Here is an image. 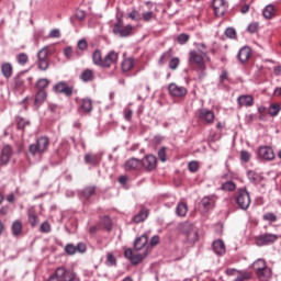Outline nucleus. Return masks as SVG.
I'll return each instance as SVG.
<instances>
[{
    "instance_id": "nucleus-35",
    "label": "nucleus",
    "mask_w": 281,
    "mask_h": 281,
    "mask_svg": "<svg viewBox=\"0 0 281 281\" xmlns=\"http://www.w3.org/2000/svg\"><path fill=\"white\" fill-rule=\"evenodd\" d=\"M265 19H273L276 16V7L273 4H268L262 11Z\"/></svg>"
},
{
    "instance_id": "nucleus-2",
    "label": "nucleus",
    "mask_w": 281,
    "mask_h": 281,
    "mask_svg": "<svg viewBox=\"0 0 281 281\" xmlns=\"http://www.w3.org/2000/svg\"><path fill=\"white\" fill-rule=\"evenodd\" d=\"M47 281H80V279L72 270L66 269L65 267H59Z\"/></svg>"
},
{
    "instance_id": "nucleus-38",
    "label": "nucleus",
    "mask_w": 281,
    "mask_h": 281,
    "mask_svg": "<svg viewBox=\"0 0 281 281\" xmlns=\"http://www.w3.org/2000/svg\"><path fill=\"white\" fill-rule=\"evenodd\" d=\"M15 122L20 131H23V128L30 126V121L25 120L23 116H16Z\"/></svg>"
},
{
    "instance_id": "nucleus-42",
    "label": "nucleus",
    "mask_w": 281,
    "mask_h": 281,
    "mask_svg": "<svg viewBox=\"0 0 281 281\" xmlns=\"http://www.w3.org/2000/svg\"><path fill=\"white\" fill-rule=\"evenodd\" d=\"M142 16L145 23H149V21L157 19V14H155L153 11H146L142 14Z\"/></svg>"
},
{
    "instance_id": "nucleus-44",
    "label": "nucleus",
    "mask_w": 281,
    "mask_h": 281,
    "mask_svg": "<svg viewBox=\"0 0 281 281\" xmlns=\"http://www.w3.org/2000/svg\"><path fill=\"white\" fill-rule=\"evenodd\" d=\"M49 86V80L47 78H42L37 81L36 87L40 91H45L46 87Z\"/></svg>"
},
{
    "instance_id": "nucleus-28",
    "label": "nucleus",
    "mask_w": 281,
    "mask_h": 281,
    "mask_svg": "<svg viewBox=\"0 0 281 281\" xmlns=\"http://www.w3.org/2000/svg\"><path fill=\"white\" fill-rule=\"evenodd\" d=\"M27 216H29V223L31 227H36L40 221H38V215H36V212L34 211V207L29 209Z\"/></svg>"
},
{
    "instance_id": "nucleus-55",
    "label": "nucleus",
    "mask_w": 281,
    "mask_h": 281,
    "mask_svg": "<svg viewBox=\"0 0 281 281\" xmlns=\"http://www.w3.org/2000/svg\"><path fill=\"white\" fill-rule=\"evenodd\" d=\"M263 221H268L269 223H276V221H278V216H276V214L273 213H266L263 215Z\"/></svg>"
},
{
    "instance_id": "nucleus-47",
    "label": "nucleus",
    "mask_w": 281,
    "mask_h": 281,
    "mask_svg": "<svg viewBox=\"0 0 281 281\" xmlns=\"http://www.w3.org/2000/svg\"><path fill=\"white\" fill-rule=\"evenodd\" d=\"M115 265H117V259L115 258V256H113V254L109 252L106 255V266L115 267Z\"/></svg>"
},
{
    "instance_id": "nucleus-6",
    "label": "nucleus",
    "mask_w": 281,
    "mask_h": 281,
    "mask_svg": "<svg viewBox=\"0 0 281 281\" xmlns=\"http://www.w3.org/2000/svg\"><path fill=\"white\" fill-rule=\"evenodd\" d=\"M280 239V235L265 233L256 237L257 247H267V245H273Z\"/></svg>"
},
{
    "instance_id": "nucleus-22",
    "label": "nucleus",
    "mask_w": 281,
    "mask_h": 281,
    "mask_svg": "<svg viewBox=\"0 0 281 281\" xmlns=\"http://www.w3.org/2000/svg\"><path fill=\"white\" fill-rule=\"evenodd\" d=\"M256 276L259 281H271V278H273V270L268 266L266 269L257 272Z\"/></svg>"
},
{
    "instance_id": "nucleus-57",
    "label": "nucleus",
    "mask_w": 281,
    "mask_h": 281,
    "mask_svg": "<svg viewBox=\"0 0 281 281\" xmlns=\"http://www.w3.org/2000/svg\"><path fill=\"white\" fill-rule=\"evenodd\" d=\"M128 18L132 19V21H139L142 19V15L139 14V11L133 10L128 13Z\"/></svg>"
},
{
    "instance_id": "nucleus-63",
    "label": "nucleus",
    "mask_w": 281,
    "mask_h": 281,
    "mask_svg": "<svg viewBox=\"0 0 281 281\" xmlns=\"http://www.w3.org/2000/svg\"><path fill=\"white\" fill-rule=\"evenodd\" d=\"M77 45L81 52H85V49H87L89 46V44H87V40H80Z\"/></svg>"
},
{
    "instance_id": "nucleus-7",
    "label": "nucleus",
    "mask_w": 281,
    "mask_h": 281,
    "mask_svg": "<svg viewBox=\"0 0 281 281\" xmlns=\"http://www.w3.org/2000/svg\"><path fill=\"white\" fill-rule=\"evenodd\" d=\"M133 32V25L127 24L124 26V21L122 18H119L113 27V33L119 34L122 38H126V36H131Z\"/></svg>"
},
{
    "instance_id": "nucleus-17",
    "label": "nucleus",
    "mask_w": 281,
    "mask_h": 281,
    "mask_svg": "<svg viewBox=\"0 0 281 281\" xmlns=\"http://www.w3.org/2000/svg\"><path fill=\"white\" fill-rule=\"evenodd\" d=\"M117 58H120V54L115 50H111L104 58H103V69H109L111 65H115L117 63Z\"/></svg>"
},
{
    "instance_id": "nucleus-43",
    "label": "nucleus",
    "mask_w": 281,
    "mask_h": 281,
    "mask_svg": "<svg viewBox=\"0 0 281 281\" xmlns=\"http://www.w3.org/2000/svg\"><path fill=\"white\" fill-rule=\"evenodd\" d=\"M16 60L22 67H25V65H27V60H30V57H27V54L21 53L16 56Z\"/></svg>"
},
{
    "instance_id": "nucleus-3",
    "label": "nucleus",
    "mask_w": 281,
    "mask_h": 281,
    "mask_svg": "<svg viewBox=\"0 0 281 281\" xmlns=\"http://www.w3.org/2000/svg\"><path fill=\"white\" fill-rule=\"evenodd\" d=\"M235 203L243 210L244 212L249 210V205H251V195H249V191L247 189L241 188L235 194Z\"/></svg>"
},
{
    "instance_id": "nucleus-24",
    "label": "nucleus",
    "mask_w": 281,
    "mask_h": 281,
    "mask_svg": "<svg viewBox=\"0 0 281 281\" xmlns=\"http://www.w3.org/2000/svg\"><path fill=\"white\" fill-rule=\"evenodd\" d=\"M138 168H142V160L135 157L130 158L124 165L125 170H138Z\"/></svg>"
},
{
    "instance_id": "nucleus-51",
    "label": "nucleus",
    "mask_w": 281,
    "mask_h": 281,
    "mask_svg": "<svg viewBox=\"0 0 281 281\" xmlns=\"http://www.w3.org/2000/svg\"><path fill=\"white\" fill-rule=\"evenodd\" d=\"M75 16L76 19H78V21H85V19L87 18V12L85 10L77 9L75 12Z\"/></svg>"
},
{
    "instance_id": "nucleus-62",
    "label": "nucleus",
    "mask_w": 281,
    "mask_h": 281,
    "mask_svg": "<svg viewBox=\"0 0 281 281\" xmlns=\"http://www.w3.org/2000/svg\"><path fill=\"white\" fill-rule=\"evenodd\" d=\"M188 168L190 172H196L199 170V162L190 161Z\"/></svg>"
},
{
    "instance_id": "nucleus-20",
    "label": "nucleus",
    "mask_w": 281,
    "mask_h": 281,
    "mask_svg": "<svg viewBox=\"0 0 281 281\" xmlns=\"http://www.w3.org/2000/svg\"><path fill=\"white\" fill-rule=\"evenodd\" d=\"M212 247L216 256H225L226 247H225V241H223V239L214 240L212 244Z\"/></svg>"
},
{
    "instance_id": "nucleus-12",
    "label": "nucleus",
    "mask_w": 281,
    "mask_h": 281,
    "mask_svg": "<svg viewBox=\"0 0 281 281\" xmlns=\"http://www.w3.org/2000/svg\"><path fill=\"white\" fill-rule=\"evenodd\" d=\"M258 157L265 161H273V159H276V153H273V148L269 146H260L258 149Z\"/></svg>"
},
{
    "instance_id": "nucleus-9",
    "label": "nucleus",
    "mask_w": 281,
    "mask_h": 281,
    "mask_svg": "<svg viewBox=\"0 0 281 281\" xmlns=\"http://www.w3.org/2000/svg\"><path fill=\"white\" fill-rule=\"evenodd\" d=\"M124 256L125 258H127L128 261L132 262V265H139V262H142L144 260V258H146L148 256V252H138V254H134L133 249L127 248L124 251Z\"/></svg>"
},
{
    "instance_id": "nucleus-15",
    "label": "nucleus",
    "mask_w": 281,
    "mask_h": 281,
    "mask_svg": "<svg viewBox=\"0 0 281 281\" xmlns=\"http://www.w3.org/2000/svg\"><path fill=\"white\" fill-rule=\"evenodd\" d=\"M145 168V170L153 171L157 168V157L155 155H147L140 160V167Z\"/></svg>"
},
{
    "instance_id": "nucleus-40",
    "label": "nucleus",
    "mask_w": 281,
    "mask_h": 281,
    "mask_svg": "<svg viewBox=\"0 0 281 281\" xmlns=\"http://www.w3.org/2000/svg\"><path fill=\"white\" fill-rule=\"evenodd\" d=\"M222 190L225 192H234V190H236V183L234 181H226L222 184Z\"/></svg>"
},
{
    "instance_id": "nucleus-14",
    "label": "nucleus",
    "mask_w": 281,
    "mask_h": 281,
    "mask_svg": "<svg viewBox=\"0 0 281 281\" xmlns=\"http://www.w3.org/2000/svg\"><path fill=\"white\" fill-rule=\"evenodd\" d=\"M54 91H56V93H64L67 98L74 95V87H69L65 81L57 82L54 86Z\"/></svg>"
},
{
    "instance_id": "nucleus-8",
    "label": "nucleus",
    "mask_w": 281,
    "mask_h": 281,
    "mask_svg": "<svg viewBox=\"0 0 281 281\" xmlns=\"http://www.w3.org/2000/svg\"><path fill=\"white\" fill-rule=\"evenodd\" d=\"M182 232L190 245H194L199 240V231L192 224H184Z\"/></svg>"
},
{
    "instance_id": "nucleus-45",
    "label": "nucleus",
    "mask_w": 281,
    "mask_h": 281,
    "mask_svg": "<svg viewBox=\"0 0 281 281\" xmlns=\"http://www.w3.org/2000/svg\"><path fill=\"white\" fill-rule=\"evenodd\" d=\"M168 58H172V48H169L167 52H165L160 58H159V65H164Z\"/></svg>"
},
{
    "instance_id": "nucleus-56",
    "label": "nucleus",
    "mask_w": 281,
    "mask_h": 281,
    "mask_svg": "<svg viewBox=\"0 0 281 281\" xmlns=\"http://www.w3.org/2000/svg\"><path fill=\"white\" fill-rule=\"evenodd\" d=\"M225 36L227 37V38H236V29H234V27H228V29H226L225 30Z\"/></svg>"
},
{
    "instance_id": "nucleus-33",
    "label": "nucleus",
    "mask_w": 281,
    "mask_h": 281,
    "mask_svg": "<svg viewBox=\"0 0 281 281\" xmlns=\"http://www.w3.org/2000/svg\"><path fill=\"white\" fill-rule=\"evenodd\" d=\"M45 100H47V92L45 90H40L35 95V106H41Z\"/></svg>"
},
{
    "instance_id": "nucleus-46",
    "label": "nucleus",
    "mask_w": 281,
    "mask_h": 281,
    "mask_svg": "<svg viewBox=\"0 0 281 281\" xmlns=\"http://www.w3.org/2000/svg\"><path fill=\"white\" fill-rule=\"evenodd\" d=\"M85 199H91L95 194V187H87L82 192Z\"/></svg>"
},
{
    "instance_id": "nucleus-25",
    "label": "nucleus",
    "mask_w": 281,
    "mask_h": 281,
    "mask_svg": "<svg viewBox=\"0 0 281 281\" xmlns=\"http://www.w3.org/2000/svg\"><path fill=\"white\" fill-rule=\"evenodd\" d=\"M11 231H12V235L15 238H19V236H21V234H23V223H21V221H19V220H15L12 223Z\"/></svg>"
},
{
    "instance_id": "nucleus-34",
    "label": "nucleus",
    "mask_w": 281,
    "mask_h": 281,
    "mask_svg": "<svg viewBox=\"0 0 281 281\" xmlns=\"http://www.w3.org/2000/svg\"><path fill=\"white\" fill-rule=\"evenodd\" d=\"M85 164H88L89 166H98V164H100V159H98V155L86 154Z\"/></svg>"
},
{
    "instance_id": "nucleus-32",
    "label": "nucleus",
    "mask_w": 281,
    "mask_h": 281,
    "mask_svg": "<svg viewBox=\"0 0 281 281\" xmlns=\"http://www.w3.org/2000/svg\"><path fill=\"white\" fill-rule=\"evenodd\" d=\"M80 109H82L85 113H91V111H93V101L91 99H82Z\"/></svg>"
},
{
    "instance_id": "nucleus-49",
    "label": "nucleus",
    "mask_w": 281,
    "mask_h": 281,
    "mask_svg": "<svg viewBox=\"0 0 281 281\" xmlns=\"http://www.w3.org/2000/svg\"><path fill=\"white\" fill-rule=\"evenodd\" d=\"M247 177H248L249 181L256 182V181H259V180H260V175H258V173H257L256 171H254V170H249V171L247 172Z\"/></svg>"
},
{
    "instance_id": "nucleus-53",
    "label": "nucleus",
    "mask_w": 281,
    "mask_h": 281,
    "mask_svg": "<svg viewBox=\"0 0 281 281\" xmlns=\"http://www.w3.org/2000/svg\"><path fill=\"white\" fill-rule=\"evenodd\" d=\"M240 159L244 161V164H248V161L251 159V154L247 150H241L240 151Z\"/></svg>"
},
{
    "instance_id": "nucleus-5",
    "label": "nucleus",
    "mask_w": 281,
    "mask_h": 281,
    "mask_svg": "<svg viewBox=\"0 0 281 281\" xmlns=\"http://www.w3.org/2000/svg\"><path fill=\"white\" fill-rule=\"evenodd\" d=\"M49 49L44 46L37 53V67L41 71H47L49 69Z\"/></svg>"
},
{
    "instance_id": "nucleus-19",
    "label": "nucleus",
    "mask_w": 281,
    "mask_h": 281,
    "mask_svg": "<svg viewBox=\"0 0 281 281\" xmlns=\"http://www.w3.org/2000/svg\"><path fill=\"white\" fill-rule=\"evenodd\" d=\"M216 200H217L216 195H206L202 198L201 205L205 210H214L216 205Z\"/></svg>"
},
{
    "instance_id": "nucleus-48",
    "label": "nucleus",
    "mask_w": 281,
    "mask_h": 281,
    "mask_svg": "<svg viewBox=\"0 0 281 281\" xmlns=\"http://www.w3.org/2000/svg\"><path fill=\"white\" fill-rule=\"evenodd\" d=\"M189 41H190V35L186 33L180 34L177 37V43H179V45H186V43H188Z\"/></svg>"
},
{
    "instance_id": "nucleus-23",
    "label": "nucleus",
    "mask_w": 281,
    "mask_h": 281,
    "mask_svg": "<svg viewBox=\"0 0 281 281\" xmlns=\"http://www.w3.org/2000/svg\"><path fill=\"white\" fill-rule=\"evenodd\" d=\"M238 106L243 108H249L254 106V98L249 94H241L237 98Z\"/></svg>"
},
{
    "instance_id": "nucleus-58",
    "label": "nucleus",
    "mask_w": 281,
    "mask_h": 281,
    "mask_svg": "<svg viewBox=\"0 0 281 281\" xmlns=\"http://www.w3.org/2000/svg\"><path fill=\"white\" fill-rule=\"evenodd\" d=\"M65 251H66V254H68V256H74V254H77L76 252V246L74 244H68L65 247Z\"/></svg>"
},
{
    "instance_id": "nucleus-21",
    "label": "nucleus",
    "mask_w": 281,
    "mask_h": 281,
    "mask_svg": "<svg viewBox=\"0 0 281 281\" xmlns=\"http://www.w3.org/2000/svg\"><path fill=\"white\" fill-rule=\"evenodd\" d=\"M250 57H251V48L249 46L241 47L237 54V58L241 64L247 63Z\"/></svg>"
},
{
    "instance_id": "nucleus-30",
    "label": "nucleus",
    "mask_w": 281,
    "mask_h": 281,
    "mask_svg": "<svg viewBox=\"0 0 281 281\" xmlns=\"http://www.w3.org/2000/svg\"><path fill=\"white\" fill-rule=\"evenodd\" d=\"M269 266H267V261L265 259H257L254 263H252V269L255 271V273H259V271L265 270L266 268H268Z\"/></svg>"
},
{
    "instance_id": "nucleus-37",
    "label": "nucleus",
    "mask_w": 281,
    "mask_h": 281,
    "mask_svg": "<svg viewBox=\"0 0 281 281\" xmlns=\"http://www.w3.org/2000/svg\"><path fill=\"white\" fill-rule=\"evenodd\" d=\"M238 277L234 279L233 281H245V280H251V272L249 271H237Z\"/></svg>"
},
{
    "instance_id": "nucleus-4",
    "label": "nucleus",
    "mask_w": 281,
    "mask_h": 281,
    "mask_svg": "<svg viewBox=\"0 0 281 281\" xmlns=\"http://www.w3.org/2000/svg\"><path fill=\"white\" fill-rule=\"evenodd\" d=\"M47 148H49V138L44 136L37 138L35 144L30 145L29 151L33 157H36V155H44V153H47Z\"/></svg>"
},
{
    "instance_id": "nucleus-60",
    "label": "nucleus",
    "mask_w": 281,
    "mask_h": 281,
    "mask_svg": "<svg viewBox=\"0 0 281 281\" xmlns=\"http://www.w3.org/2000/svg\"><path fill=\"white\" fill-rule=\"evenodd\" d=\"M248 32L250 34H256V32H258V23L257 22H252L248 25L247 27Z\"/></svg>"
},
{
    "instance_id": "nucleus-27",
    "label": "nucleus",
    "mask_w": 281,
    "mask_h": 281,
    "mask_svg": "<svg viewBox=\"0 0 281 281\" xmlns=\"http://www.w3.org/2000/svg\"><path fill=\"white\" fill-rule=\"evenodd\" d=\"M148 214H149L148 209H142L140 212L133 217L134 223L136 224L144 223V221L148 218Z\"/></svg>"
},
{
    "instance_id": "nucleus-26",
    "label": "nucleus",
    "mask_w": 281,
    "mask_h": 281,
    "mask_svg": "<svg viewBox=\"0 0 281 281\" xmlns=\"http://www.w3.org/2000/svg\"><path fill=\"white\" fill-rule=\"evenodd\" d=\"M92 63L97 65V67H103L104 58H102V50L95 49L92 54Z\"/></svg>"
},
{
    "instance_id": "nucleus-11",
    "label": "nucleus",
    "mask_w": 281,
    "mask_h": 281,
    "mask_svg": "<svg viewBox=\"0 0 281 281\" xmlns=\"http://www.w3.org/2000/svg\"><path fill=\"white\" fill-rule=\"evenodd\" d=\"M169 95L172 98H186L188 95V89L183 86H177V83H170L168 86Z\"/></svg>"
},
{
    "instance_id": "nucleus-29",
    "label": "nucleus",
    "mask_w": 281,
    "mask_h": 281,
    "mask_svg": "<svg viewBox=\"0 0 281 281\" xmlns=\"http://www.w3.org/2000/svg\"><path fill=\"white\" fill-rule=\"evenodd\" d=\"M0 69H1V74H2V76H4V78H7V79L12 78V71H13L12 64L3 63L0 67Z\"/></svg>"
},
{
    "instance_id": "nucleus-39",
    "label": "nucleus",
    "mask_w": 281,
    "mask_h": 281,
    "mask_svg": "<svg viewBox=\"0 0 281 281\" xmlns=\"http://www.w3.org/2000/svg\"><path fill=\"white\" fill-rule=\"evenodd\" d=\"M134 65H135V61L133 60V58H126L122 63V69L123 71H131Z\"/></svg>"
},
{
    "instance_id": "nucleus-54",
    "label": "nucleus",
    "mask_w": 281,
    "mask_h": 281,
    "mask_svg": "<svg viewBox=\"0 0 281 281\" xmlns=\"http://www.w3.org/2000/svg\"><path fill=\"white\" fill-rule=\"evenodd\" d=\"M225 80H229V72L227 70H223L220 75L218 85H224Z\"/></svg>"
},
{
    "instance_id": "nucleus-13",
    "label": "nucleus",
    "mask_w": 281,
    "mask_h": 281,
    "mask_svg": "<svg viewBox=\"0 0 281 281\" xmlns=\"http://www.w3.org/2000/svg\"><path fill=\"white\" fill-rule=\"evenodd\" d=\"M198 117L202 122H206V124H214V111L202 108L198 111Z\"/></svg>"
},
{
    "instance_id": "nucleus-16",
    "label": "nucleus",
    "mask_w": 281,
    "mask_h": 281,
    "mask_svg": "<svg viewBox=\"0 0 281 281\" xmlns=\"http://www.w3.org/2000/svg\"><path fill=\"white\" fill-rule=\"evenodd\" d=\"M212 5L216 16H223L227 12V2L225 0H213Z\"/></svg>"
},
{
    "instance_id": "nucleus-41",
    "label": "nucleus",
    "mask_w": 281,
    "mask_h": 281,
    "mask_svg": "<svg viewBox=\"0 0 281 281\" xmlns=\"http://www.w3.org/2000/svg\"><path fill=\"white\" fill-rule=\"evenodd\" d=\"M180 63L181 60L179 59V57H172L169 60V69H171L172 71H177V69H179Z\"/></svg>"
},
{
    "instance_id": "nucleus-52",
    "label": "nucleus",
    "mask_w": 281,
    "mask_h": 281,
    "mask_svg": "<svg viewBox=\"0 0 281 281\" xmlns=\"http://www.w3.org/2000/svg\"><path fill=\"white\" fill-rule=\"evenodd\" d=\"M269 113H270V115H272V117H276V115H278V113H280V105L279 104L270 105Z\"/></svg>"
},
{
    "instance_id": "nucleus-10",
    "label": "nucleus",
    "mask_w": 281,
    "mask_h": 281,
    "mask_svg": "<svg viewBox=\"0 0 281 281\" xmlns=\"http://www.w3.org/2000/svg\"><path fill=\"white\" fill-rule=\"evenodd\" d=\"M134 250L148 254V235L143 234L134 240Z\"/></svg>"
},
{
    "instance_id": "nucleus-61",
    "label": "nucleus",
    "mask_w": 281,
    "mask_h": 281,
    "mask_svg": "<svg viewBox=\"0 0 281 281\" xmlns=\"http://www.w3.org/2000/svg\"><path fill=\"white\" fill-rule=\"evenodd\" d=\"M76 252L85 254L87 251V245L85 243H79L77 246H75Z\"/></svg>"
},
{
    "instance_id": "nucleus-31",
    "label": "nucleus",
    "mask_w": 281,
    "mask_h": 281,
    "mask_svg": "<svg viewBox=\"0 0 281 281\" xmlns=\"http://www.w3.org/2000/svg\"><path fill=\"white\" fill-rule=\"evenodd\" d=\"M95 76L93 75V70L91 69H85L80 75V80H82V82H92Z\"/></svg>"
},
{
    "instance_id": "nucleus-50",
    "label": "nucleus",
    "mask_w": 281,
    "mask_h": 281,
    "mask_svg": "<svg viewBox=\"0 0 281 281\" xmlns=\"http://www.w3.org/2000/svg\"><path fill=\"white\" fill-rule=\"evenodd\" d=\"M40 231L42 234H49L52 232V225H49V222H44L41 224Z\"/></svg>"
},
{
    "instance_id": "nucleus-18",
    "label": "nucleus",
    "mask_w": 281,
    "mask_h": 281,
    "mask_svg": "<svg viewBox=\"0 0 281 281\" xmlns=\"http://www.w3.org/2000/svg\"><path fill=\"white\" fill-rule=\"evenodd\" d=\"M12 157V146L5 145L1 150L0 166H8Z\"/></svg>"
},
{
    "instance_id": "nucleus-1",
    "label": "nucleus",
    "mask_w": 281,
    "mask_h": 281,
    "mask_svg": "<svg viewBox=\"0 0 281 281\" xmlns=\"http://www.w3.org/2000/svg\"><path fill=\"white\" fill-rule=\"evenodd\" d=\"M207 58V52H205V44H199L198 49L190 50L189 65H195L199 71H205V59Z\"/></svg>"
},
{
    "instance_id": "nucleus-36",
    "label": "nucleus",
    "mask_w": 281,
    "mask_h": 281,
    "mask_svg": "<svg viewBox=\"0 0 281 281\" xmlns=\"http://www.w3.org/2000/svg\"><path fill=\"white\" fill-rule=\"evenodd\" d=\"M177 216L183 217L188 214V204L186 202H180L176 209Z\"/></svg>"
},
{
    "instance_id": "nucleus-59",
    "label": "nucleus",
    "mask_w": 281,
    "mask_h": 281,
    "mask_svg": "<svg viewBox=\"0 0 281 281\" xmlns=\"http://www.w3.org/2000/svg\"><path fill=\"white\" fill-rule=\"evenodd\" d=\"M158 158L165 162L167 160V155H166V147H161L159 150H158Z\"/></svg>"
},
{
    "instance_id": "nucleus-64",
    "label": "nucleus",
    "mask_w": 281,
    "mask_h": 281,
    "mask_svg": "<svg viewBox=\"0 0 281 281\" xmlns=\"http://www.w3.org/2000/svg\"><path fill=\"white\" fill-rule=\"evenodd\" d=\"M124 117L127 122H131V120L133 119V110L128 109L125 110L124 112Z\"/></svg>"
}]
</instances>
